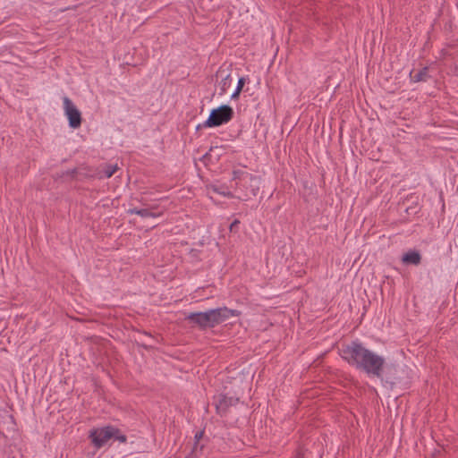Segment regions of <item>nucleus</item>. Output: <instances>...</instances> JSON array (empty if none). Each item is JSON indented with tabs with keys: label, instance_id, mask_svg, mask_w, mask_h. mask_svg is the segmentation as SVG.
<instances>
[{
	"label": "nucleus",
	"instance_id": "obj_1",
	"mask_svg": "<svg viewBox=\"0 0 458 458\" xmlns=\"http://www.w3.org/2000/svg\"><path fill=\"white\" fill-rule=\"evenodd\" d=\"M341 356L349 365L369 377H382L385 358L365 347L359 340L343 347Z\"/></svg>",
	"mask_w": 458,
	"mask_h": 458
},
{
	"label": "nucleus",
	"instance_id": "obj_2",
	"mask_svg": "<svg viewBox=\"0 0 458 458\" xmlns=\"http://www.w3.org/2000/svg\"><path fill=\"white\" fill-rule=\"evenodd\" d=\"M241 311L223 306L216 309H210L202 312H193L188 315L187 318L196 324L201 329L213 328L216 326L226 321L230 318L239 317Z\"/></svg>",
	"mask_w": 458,
	"mask_h": 458
},
{
	"label": "nucleus",
	"instance_id": "obj_3",
	"mask_svg": "<svg viewBox=\"0 0 458 458\" xmlns=\"http://www.w3.org/2000/svg\"><path fill=\"white\" fill-rule=\"evenodd\" d=\"M233 181L235 182L236 192L240 193L237 196L240 199L247 200L259 193V178L247 171L234 170L233 172Z\"/></svg>",
	"mask_w": 458,
	"mask_h": 458
},
{
	"label": "nucleus",
	"instance_id": "obj_4",
	"mask_svg": "<svg viewBox=\"0 0 458 458\" xmlns=\"http://www.w3.org/2000/svg\"><path fill=\"white\" fill-rule=\"evenodd\" d=\"M89 438L92 445L97 448H102L111 444V441L125 443L127 437L122 431L114 426L96 428L90 430Z\"/></svg>",
	"mask_w": 458,
	"mask_h": 458
},
{
	"label": "nucleus",
	"instance_id": "obj_5",
	"mask_svg": "<svg viewBox=\"0 0 458 458\" xmlns=\"http://www.w3.org/2000/svg\"><path fill=\"white\" fill-rule=\"evenodd\" d=\"M233 116V110L228 105H222L212 109L208 119L203 123V127L214 128L229 123Z\"/></svg>",
	"mask_w": 458,
	"mask_h": 458
},
{
	"label": "nucleus",
	"instance_id": "obj_6",
	"mask_svg": "<svg viewBox=\"0 0 458 458\" xmlns=\"http://www.w3.org/2000/svg\"><path fill=\"white\" fill-rule=\"evenodd\" d=\"M64 114L68 118L69 126L71 128H79L81 124V114L72 101L64 97L63 99Z\"/></svg>",
	"mask_w": 458,
	"mask_h": 458
},
{
	"label": "nucleus",
	"instance_id": "obj_7",
	"mask_svg": "<svg viewBox=\"0 0 458 458\" xmlns=\"http://www.w3.org/2000/svg\"><path fill=\"white\" fill-rule=\"evenodd\" d=\"M128 213L131 215H138L141 217H151V218H157L161 216V213L154 212L148 208H132L128 209Z\"/></svg>",
	"mask_w": 458,
	"mask_h": 458
},
{
	"label": "nucleus",
	"instance_id": "obj_8",
	"mask_svg": "<svg viewBox=\"0 0 458 458\" xmlns=\"http://www.w3.org/2000/svg\"><path fill=\"white\" fill-rule=\"evenodd\" d=\"M420 259V254L416 250H410L402 257V261L405 264L419 265Z\"/></svg>",
	"mask_w": 458,
	"mask_h": 458
},
{
	"label": "nucleus",
	"instance_id": "obj_9",
	"mask_svg": "<svg viewBox=\"0 0 458 458\" xmlns=\"http://www.w3.org/2000/svg\"><path fill=\"white\" fill-rule=\"evenodd\" d=\"M209 192L217 193L224 197H233V193L230 191V190L224 185L218 186V185H211L208 188Z\"/></svg>",
	"mask_w": 458,
	"mask_h": 458
},
{
	"label": "nucleus",
	"instance_id": "obj_10",
	"mask_svg": "<svg viewBox=\"0 0 458 458\" xmlns=\"http://www.w3.org/2000/svg\"><path fill=\"white\" fill-rule=\"evenodd\" d=\"M428 77V68L424 67V68L420 69L417 73H415L412 76L411 80L414 82L425 81H427Z\"/></svg>",
	"mask_w": 458,
	"mask_h": 458
},
{
	"label": "nucleus",
	"instance_id": "obj_11",
	"mask_svg": "<svg viewBox=\"0 0 458 458\" xmlns=\"http://www.w3.org/2000/svg\"><path fill=\"white\" fill-rule=\"evenodd\" d=\"M244 78L243 77H241L239 80H238V82H237V86L234 89V91L233 92V94L231 95V98L232 99H234V98H237L242 89V87L244 85Z\"/></svg>",
	"mask_w": 458,
	"mask_h": 458
},
{
	"label": "nucleus",
	"instance_id": "obj_12",
	"mask_svg": "<svg viewBox=\"0 0 458 458\" xmlns=\"http://www.w3.org/2000/svg\"><path fill=\"white\" fill-rule=\"evenodd\" d=\"M117 165H107L103 169V174L106 178H110L116 171H117Z\"/></svg>",
	"mask_w": 458,
	"mask_h": 458
},
{
	"label": "nucleus",
	"instance_id": "obj_13",
	"mask_svg": "<svg viewBox=\"0 0 458 458\" xmlns=\"http://www.w3.org/2000/svg\"><path fill=\"white\" fill-rule=\"evenodd\" d=\"M232 81V78L230 74H227L226 77L222 81V92L221 94H224L226 90V88L230 86Z\"/></svg>",
	"mask_w": 458,
	"mask_h": 458
},
{
	"label": "nucleus",
	"instance_id": "obj_14",
	"mask_svg": "<svg viewBox=\"0 0 458 458\" xmlns=\"http://www.w3.org/2000/svg\"><path fill=\"white\" fill-rule=\"evenodd\" d=\"M239 223H240V222H239V220L235 219V220L231 224V225H230V230L232 231V230H233V228L234 226H236V225H238Z\"/></svg>",
	"mask_w": 458,
	"mask_h": 458
},
{
	"label": "nucleus",
	"instance_id": "obj_15",
	"mask_svg": "<svg viewBox=\"0 0 458 458\" xmlns=\"http://www.w3.org/2000/svg\"><path fill=\"white\" fill-rule=\"evenodd\" d=\"M223 401H224L225 404H227V401H226V397L225 396L223 398Z\"/></svg>",
	"mask_w": 458,
	"mask_h": 458
},
{
	"label": "nucleus",
	"instance_id": "obj_16",
	"mask_svg": "<svg viewBox=\"0 0 458 458\" xmlns=\"http://www.w3.org/2000/svg\"><path fill=\"white\" fill-rule=\"evenodd\" d=\"M441 55H442L443 56L445 55V51L444 49L441 51Z\"/></svg>",
	"mask_w": 458,
	"mask_h": 458
}]
</instances>
